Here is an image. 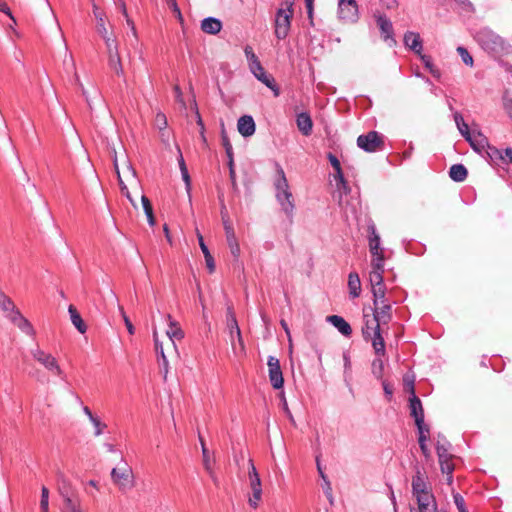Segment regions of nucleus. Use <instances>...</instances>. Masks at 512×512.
<instances>
[{
  "instance_id": "59",
  "label": "nucleus",
  "mask_w": 512,
  "mask_h": 512,
  "mask_svg": "<svg viewBox=\"0 0 512 512\" xmlns=\"http://www.w3.org/2000/svg\"><path fill=\"white\" fill-rule=\"evenodd\" d=\"M381 6L388 10H393L397 7V0H380Z\"/></svg>"
},
{
  "instance_id": "28",
  "label": "nucleus",
  "mask_w": 512,
  "mask_h": 512,
  "mask_svg": "<svg viewBox=\"0 0 512 512\" xmlns=\"http://www.w3.org/2000/svg\"><path fill=\"white\" fill-rule=\"evenodd\" d=\"M222 28V23L216 18H206L201 23V29L203 32L208 34H217Z\"/></svg>"
},
{
  "instance_id": "23",
  "label": "nucleus",
  "mask_w": 512,
  "mask_h": 512,
  "mask_svg": "<svg viewBox=\"0 0 512 512\" xmlns=\"http://www.w3.org/2000/svg\"><path fill=\"white\" fill-rule=\"evenodd\" d=\"M296 124L297 128L304 136H309L312 133L313 122L308 113H299L296 117Z\"/></svg>"
},
{
  "instance_id": "39",
  "label": "nucleus",
  "mask_w": 512,
  "mask_h": 512,
  "mask_svg": "<svg viewBox=\"0 0 512 512\" xmlns=\"http://www.w3.org/2000/svg\"><path fill=\"white\" fill-rule=\"evenodd\" d=\"M454 120L457 125V128L459 132L462 134V136L465 137V139L470 138V133L468 125L464 122V119L460 113L454 114Z\"/></svg>"
},
{
  "instance_id": "9",
  "label": "nucleus",
  "mask_w": 512,
  "mask_h": 512,
  "mask_svg": "<svg viewBox=\"0 0 512 512\" xmlns=\"http://www.w3.org/2000/svg\"><path fill=\"white\" fill-rule=\"evenodd\" d=\"M437 503L431 487L418 476V511H435Z\"/></svg>"
},
{
  "instance_id": "34",
  "label": "nucleus",
  "mask_w": 512,
  "mask_h": 512,
  "mask_svg": "<svg viewBox=\"0 0 512 512\" xmlns=\"http://www.w3.org/2000/svg\"><path fill=\"white\" fill-rule=\"evenodd\" d=\"M420 59L425 67V69L437 80L441 78L440 69L434 64L431 57L427 55H420Z\"/></svg>"
},
{
  "instance_id": "33",
  "label": "nucleus",
  "mask_w": 512,
  "mask_h": 512,
  "mask_svg": "<svg viewBox=\"0 0 512 512\" xmlns=\"http://www.w3.org/2000/svg\"><path fill=\"white\" fill-rule=\"evenodd\" d=\"M227 242L232 255L237 258L240 255V247L236 240L235 233L232 226H226Z\"/></svg>"
},
{
  "instance_id": "25",
  "label": "nucleus",
  "mask_w": 512,
  "mask_h": 512,
  "mask_svg": "<svg viewBox=\"0 0 512 512\" xmlns=\"http://www.w3.org/2000/svg\"><path fill=\"white\" fill-rule=\"evenodd\" d=\"M167 320L169 322V328L166 331V336L168 339L180 341L184 338V332L179 326V324L172 319V317L168 314Z\"/></svg>"
},
{
  "instance_id": "8",
  "label": "nucleus",
  "mask_w": 512,
  "mask_h": 512,
  "mask_svg": "<svg viewBox=\"0 0 512 512\" xmlns=\"http://www.w3.org/2000/svg\"><path fill=\"white\" fill-rule=\"evenodd\" d=\"M369 257H388L389 252L384 247L382 234L374 227L369 226L366 232Z\"/></svg>"
},
{
  "instance_id": "27",
  "label": "nucleus",
  "mask_w": 512,
  "mask_h": 512,
  "mask_svg": "<svg viewBox=\"0 0 512 512\" xmlns=\"http://www.w3.org/2000/svg\"><path fill=\"white\" fill-rule=\"evenodd\" d=\"M348 289L352 298H357L361 294V281L358 273L350 272L348 275Z\"/></svg>"
},
{
  "instance_id": "47",
  "label": "nucleus",
  "mask_w": 512,
  "mask_h": 512,
  "mask_svg": "<svg viewBox=\"0 0 512 512\" xmlns=\"http://www.w3.org/2000/svg\"><path fill=\"white\" fill-rule=\"evenodd\" d=\"M155 126L160 130H165L167 127V118L164 113L159 112L155 116Z\"/></svg>"
},
{
  "instance_id": "2",
  "label": "nucleus",
  "mask_w": 512,
  "mask_h": 512,
  "mask_svg": "<svg viewBox=\"0 0 512 512\" xmlns=\"http://www.w3.org/2000/svg\"><path fill=\"white\" fill-rule=\"evenodd\" d=\"M113 164L122 194L127 197L133 206H136L132 195H141L142 191L136 170L127 157H124L119 162L118 158L115 156Z\"/></svg>"
},
{
  "instance_id": "29",
  "label": "nucleus",
  "mask_w": 512,
  "mask_h": 512,
  "mask_svg": "<svg viewBox=\"0 0 512 512\" xmlns=\"http://www.w3.org/2000/svg\"><path fill=\"white\" fill-rule=\"evenodd\" d=\"M109 66L117 75H123V67L118 51V45H114L113 52H108Z\"/></svg>"
},
{
  "instance_id": "24",
  "label": "nucleus",
  "mask_w": 512,
  "mask_h": 512,
  "mask_svg": "<svg viewBox=\"0 0 512 512\" xmlns=\"http://www.w3.org/2000/svg\"><path fill=\"white\" fill-rule=\"evenodd\" d=\"M329 323H331L338 331L344 336H350L352 329L350 324L341 316L331 315L327 317Z\"/></svg>"
},
{
  "instance_id": "40",
  "label": "nucleus",
  "mask_w": 512,
  "mask_h": 512,
  "mask_svg": "<svg viewBox=\"0 0 512 512\" xmlns=\"http://www.w3.org/2000/svg\"><path fill=\"white\" fill-rule=\"evenodd\" d=\"M64 512H85L79 502L72 500L70 497H64Z\"/></svg>"
},
{
  "instance_id": "60",
  "label": "nucleus",
  "mask_w": 512,
  "mask_h": 512,
  "mask_svg": "<svg viewBox=\"0 0 512 512\" xmlns=\"http://www.w3.org/2000/svg\"><path fill=\"white\" fill-rule=\"evenodd\" d=\"M196 115H197V124L200 127V135H201L202 141L205 143L206 142V137H205V134H204V123H203L202 118H201V116H200L198 111H196Z\"/></svg>"
},
{
  "instance_id": "12",
  "label": "nucleus",
  "mask_w": 512,
  "mask_h": 512,
  "mask_svg": "<svg viewBox=\"0 0 512 512\" xmlns=\"http://www.w3.org/2000/svg\"><path fill=\"white\" fill-rule=\"evenodd\" d=\"M357 145L367 152H375L382 148L383 139L376 131H370L358 137Z\"/></svg>"
},
{
  "instance_id": "30",
  "label": "nucleus",
  "mask_w": 512,
  "mask_h": 512,
  "mask_svg": "<svg viewBox=\"0 0 512 512\" xmlns=\"http://www.w3.org/2000/svg\"><path fill=\"white\" fill-rule=\"evenodd\" d=\"M370 285L373 294V304H380L381 301L386 300V288L383 284V281H378L377 283L374 281H370Z\"/></svg>"
},
{
  "instance_id": "38",
  "label": "nucleus",
  "mask_w": 512,
  "mask_h": 512,
  "mask_svg": "<svg viewBox=\"0 0 512 512\" xmlns=\"http://www.w3.org/2000/svg\"><path fill=\"white\" fill-rule=\"evenodd\" d=\"M466 140L469 141L471 146L476 151H479V152L482 149H484L486 146H488L486 138L482 134H480V133H478V134L472 133L470 135V138H467Z\"/></svg>"
},
{
  "instance_id": "1",
  "label": "nucleus",
  "mask_w": 512,
  "mask_h": 512,
  "mask_svg": "<svg viewBox=\"0 0 512 512\" xmlns=\"http://www.w3.org/2000/svg\"><path fill=\"white\" fill-rule=\"evenodd\" d=\"M391 317V305L387 300L381 301L380 304H374V312L372 314H364L363 337L371 342L374 351L378 355H383L385 352L382 334L384 327L390 322Z\"/></svg>"
},
{
  "instance_id": "10",
  "label": "nucleus",
  "mask_w": 512,
  "mask_h": 512,
  "mask_svg": "<svg viewBox=\"0 0 512 512\" xmlns=\"http://www.w3.org/2000/svg\"><path fill=\"white\" fill-rule=\"evenodd\" d=\"M111 478L113 483L121 490H128L133 487V473L127 463L113 468Z\"/></svg>"
},
{
  "instance_id": "42",
  "label": "nucleus",
  "mask_w": 512,
  "mask_h": 512,
  "mask_svg": "<svg viewBox=\"0 0 512 512\" xmlns=\"http://www.w3.org/2000/svg\"><path fill=\"white\" fill-rule=\"evenodd\" d=\"M375 354L378 356L372 363V372L377 378H381L384 371V362L382 360V355H378L376 352ZM385 353L383 354V356Z\"/></svg>"
},
{
  "instance_id": "35",
  "label": "nucleus",
  "mask_w": 512,
  "mask_h": 512,
  "mask_svg": "<svg viewBox=\"0 0 512 512\" xmlns=\"http://www.w3.org/2000/svg\"><path fill=\"white\" fill-rule=\"evenodd\" d=\"M467 169L462 164H455L451 166L449 176L456 182H462L467 177Z\"/></svg>"
},
{
  "instance_id": "56",
  "label": "nucleus",
  "mask_w": 512,
  "mask_h": 512,
  "mask_svg": "<svg viewBox=\"0 0 512 512\" xmlns=\"http://www.w3.org/2000/svg\"><path fill=\"white\" fill-rule=\"evenodd\" d=\"M173 90H174V93H175V99H176V101H177L178 103H180V104H181V106H182L183 108H185V107H186V103H185V101H184L183 93H182V91H181L180 87H179L178 85H175V86H174V88H173Z\"/></svg>"
},
{
  "instance_id": "49",
  "label": "nucleus",
  "mask_w": 512,
  "mask_h": 512,
  "mask_svg": "<svg viewBox=\"0 0 512 512\" xmlns=\"http://www.w3.org/2000/svg\"><path fill=\"white\" fill-rule=\"evenodd\" d=\"M100 35L106 44L108 52H113L114 45H117L116 40L111 35H109L108 30H106L105 34H100Z\"/></svg>"
},
{
  "instance_id": "18",
  "label": "nucleus",
  "mask_w": 512,
  "mask_h": 512,
  "mask_svg": "<svg viewBox=\"0 0 512 512\" xmlns=\"http://www.w3.org/2000/svg\"><path fill=\"white\" fill-rule=\"evenodd\" d=\"M250 71L260 82L270 88L274 92L275 96L279 95V89L275 84L274 78L266 73L261 63L252 67Z\"/></svg>"
},
{
  "instance_id": "63",
  "label": "nucleus",
  "mask_w": 512,
  "mask_h": 512,
  "mask_svg": "<svg viewBox=\"0 0 512 512\" xmlns=\"http://www.w3.org/2000/svg\"><path fill=\"white\" fill-rule=\"evenodd\" d=\"M502 151L504 157L506 158V162H504V164L512 163V149L506 148L505 150Z\"/></svg>"
},
{
  "instance_id": "53",
  "label": "nucleus",
  "mask_w": 512,
  "mask_h": 512,
  "mask_svg": "<svg viewBox=\"0 0 512 512\" xmlns=\"http://www.w3.org/2000/svg\"><path fill=\"white\" fill-rule=\"evenodd\" d=\"M454 503L459 512H468L465 508L464 498L460 494L454 495Z\"/></svg>"
},
{
  "instance_id": "4",
  "label": "nucleus",
  "mask_w": 512,
  "mask_h": 512,
  "mask_svg": "<svg viewBox=\"0 0 512 512\" xmlns=\"http://www.w3.org/2000/svg\"><path fill=\"white\" fill-rule=\"evenodd\" d=\"M153 339L155 343L156 352L160 355L164 374L168 373L169 362L168 357L179 358V352L176 346V341L166 338L165 341L160 340L156 329L153 330Z\"/></svg>"
},
{
  "instance_id": "52",
  "label": "nucleus",
  "mask_w": 512,
  "mask_h": 512,
  "mask_svg": "<svg viewBox=\"0 0 512 512\" xmlns=\"http://www.w3.org/2000/svg\"><path fill=\"white\" fill-rule=\"evenodd\" d=\"M404 41H405L406 46L409 47L411 50L416 49V34H414L412 32L406 34Z\"/></svg>"
},
{
  "instance_id": "31",
  "label": "nucleus",
  "mask_w": 512,
  "mask_h": 512,
  "mask_svg": "<svg viewBox=\"0 0 512 512\" xmlns=\"http://www.w3.org/2000/svg\"><path fill=\"white\" fill-rule=\"evenodd\" d=\"M68 312H69L72 324L75 326V328L81 334H84L87 330V326L85 325V323H84L81 315L77 311V309L73 305H70L68 308Z\"/></svg>"
},
{
  "instance_id": "43",
  "label": "nucleus",
  "mask_w": 512,
  "mask_h": 512,
  "mask_svg": "<svg viewBox=\"0 0 512 512\" xmlns=\"http://www.w3.org/2000/svg\"><path fill=\"white\" fill-rule=\"evenodd\" d=\"M40 509L41 512H49V490L46 486L41 488Z\"/></svg>"
},
{
  "instance_id": "51",
  "label": "nucleus",
  "mask_w": 512,
  "mask_h": 512,
  "mask_svg": "<svg viewBox=\"0 0 512 512\" xmlns=\"http://www.w3.org/2000/svg\"><path fill=\"white\" fill-rule=\"evenodd\" d=\"M205 264L210 273H214L216 269L215 261L210 252L204 253Z\"/></svg>"
},
{
  "instance_id": "46",
  "label": "nucleus",
  "mask_w": 512,
  "mask_h": 512,
  "mask_svg": "<svg viewBox=\"0 0 512 512\" xmlns=\"http://www.w3.org/2000/svg\"><path fill=\"white\" fill-rule=\"evenodd\" d=\"M94 427V435L96 437L102 435L104 429L107 427L105 423H103L99 417H95L90 421Z\"/></svg>"
},
{
  "instance_id": "3",
  "label": "nucleus",
  "mask_w": 512,
  "mask_h": 512,
  "mask_svg": "<svg viewBox=\"0 0 512 512\" xmlns=\"http://www.w3.org/2000/svg\"><path fill=\"white\" fill-rule=\"evenodd\" d=\"M247 482L250 489L248 504L253 509H256L262 501L263 490L259 473L251 459L248 461Z\"/></svg>"
},
{
  "instance_id": "55",
  "label": "nucleus",
  "mask_w": 512,
  "mask_h": 512,
  "mask_svg": "<svg viewBox=\"0 0 512 512\" xmlns=\"http://www.w3.org/2000/svg\"><path fill=\"white\" fill-rule=\"evenodd\" d=\"M120 312H121V315L123 317V320H124V323H125V326L129 332V334H134V326L132 325L130 319L128 318V316L126 315V313L124 312L123 308L120 307Z\"/></svg>"
},
{
  "instance_id": "32",
  "label": "nucleus",
  "mask_w": 512,
  "mask_h": 512,
  "mask_svg": "<svg viewBox=\"0 0 512 512\" xmlns=\"http://www.w3.org/2000/svg\"><path fill=\"white\" fill-rule=\"evenodd\" d=\"M93 15L97 21L96 29L99 34L106 33V15L100 8L94 3L93 4Z\"/></svg>"
},
{
  "instance_id": "45",
  "label": "nucleus",
  "mask_w": 512,
  "mask_h": 512,
  "mask_svg": "<svg viewBox=\"0 0 512 512\" xmlns=\"http://www.w3.org/2000/svg\"><path fill=\"white\" fill-rule=\"evenodd\" d=\"M327 157H328V160H329L331 166L334 169V173L332 174V177L340 176V174H342L343 171H342V167H341V164H340V161L338 160V158L332 153H329Z\"/></svg>"
},
{
  "instance_id": "21",
  "label": "nucleus",
  "mask_w": 512,
  "mask_h": 512,
  "mask_svg": "<svg viewBox=\"0 0 512 512\" xmlns=\"http://www.w3.org/2000/svg\"><path fill=\"white\" fill-rule=\"evenodd\" d=\"M237 128L242 136L249 137L255 133V122L251 116L244 115L239 118Z\"/></svg>"
},
{
  "instance_id": "14",
  "label": "nucleus",
  "mask_w": 512,
  "mask_h": 512,
  "mask_svg": "<svg viewBox=\"0 0 512 512\" xmlns=\"http://www.w3.org/2000/svg\"><path fill=\"white\" fill-rule=\"evenodd\" d=\"M415 380L416 376L413 370H409L403 377V389L409 393L410 414L416 418Z\"/></svg>"
},
{
  "instance_id": "15",
  "label": "nucleus",
  "mask_w": 512,
  "mask_h": 512,
  "mask_svg": "<svg viewBox=\"0 0 512 512\" xmlns=\"http://www.w3.org/2000/svg\"><path fill=\"white\" fill-rule=\"evenodd\" d=\"M267 365L271 385L275 389L282 388L284 384V379L280 368L279 360L274 356H269Z\"/></svg>"
},
{
  "instance_id": "62",
  "label": "nucleus",
  "mask_w": 512,
  "mask_h": 512,
  "mask_svg": "<svg viewBox=\"0 0 512 512\" xmlns=\"http://www.w3.org/2000/svg\"><path fill=\"white\" fill-rule=\"evenodd\" d=\"M197 237H198V241H199V246H200L201 251L203 252V254L207 253V252H210L208 247L206 246V244L204 242L202 234L199 231H197Z\"/></svg>"
},
{
  "instance_id": "6",
  "label": "nucleus",
  "mask_w": 512,
  "mask_h": 512,
  "mask_svg": "<svg viewBox=\"0 0 512 512\" xmlns=\"http://www.w3.org/2000/svg\"><path fill=\"white\" fill-rule=\"evenodd\" d=\"M292 16V4L289 2H285L278 9L275 19V36L278 39L282 40L288 36Z\"/></svg>"
},
{
  "instance_id": "58",
  "label": "nucleus",
  "mask_w": 512,
  "mask_h": 512,
  "mask_svg": "<svg viewBox=\"0 0 512 512\" xmlns=\"http://www.w3.org/2000/svg\"><path fill=\"white\" fill-rule=\"evenodd\" d=\"M0 11L5 13L6 15H8L10 17V19L13 21V23L16 24V20H15L14 16L12 15L10 8L6 4V2H4L3 0H0Z\"/></svg>"
},
{
  "instance_id": "20",
  "label": "nucleus",
  "mask_w": 512,
  "mask_h": 512,
  "mask_svg": "<svg viewBox=\"0 0 512 512\" xmlns=\"http://www.w3.org/2000/svg\"><path fill=\"white\" fill-rule=\"evenodd\" d=\"M377 25L381 31L382 38L391 46L395 41L392 37V23L383 15L377 16Z\"/></svg>"
},
{
  "instance_id": "44",
  "label": "nucleus",
  "mask_w": 512,
  "mask_h": 512,
  "mask_svg": "<svg viewBox=\"0 0 512 512\" xmlns=\"http://www.w3.org/2000/svg\"><path fill=\"white\" fill-rule=\"evenodd\" d=\"M201 448H202V455H203V464L207 471L212 470V460L210 458V454L208 449L205 446V443L202 438H200Z\"/></svg>"
},
{
  "instance_id": "19",
  "label": "nucleus",
  "mask_w": 512,
  "mask_h": 512,
  "mask_svg": "<svg viewBox=\"0 0 512 512\" xmlns=\"http://www.w3.org/2000/svg\"><path fill=\"white\" fill-rule=\"evenodd\" d=\"M8 316L23 333L31 337L35 335L32 324L19 311H13V314Z\"/></svg>"
},
{
  "instance_id": "17",
  "label": "nucleus",
  "mask_w": 512,
  "mask_h": 512,
  "mask_svg": "<svg viewBox=\"0 0 512 512\" xmlns=\"http://www.w3.org/2000/svg\"><path fill=\"white\" fill-rule=\"evenodd\" d=\"M388 257H370L369 260V281H383L386 260Z\"/></svg>"
},
{
  "instance_id": "41",
  "label": "nucleus",
  "mask_w": 512,
  "mask_h": 512,
  "mask_svg": "<svg viewBox=\"0 0 512 512\" xmlns=\"http://www.w3.org/2000/svg\"><path fill=\"white\" fill-rule=\"evenodd\" d=\"M0 308L3 311L8 312L9 315H12L13 311H18L15 308L14 303L6 295H4L1 292H0Z\"/></svg>"
},
{
  "instance_id": "37",
  "label": "nucleus",
  "mask_w": 512,
  "mask_h": 512,
  "mask_svg": "<svg viewBox=\"0 0 512 512\" xmlns=\"http://www.w3.org/2000/svg\"><path fill=\"white\" fill-rule=\"evenodd\" d=\"M486 153L489 159L494 164L500 165L506 162V158L503 155V151L497 149L496 147L487 146Z\"/></svg>"
},
{
  "instance_id": "50",
  "label": "nucleus",
  "mask_w": 512,
  "mask_h": 512,
  "mask_svg": "<svg viewBox=\"0 0 512 512\" xmlns=\"http://www.w3.org/2000/svg\"><path fill=\"white\" fill-rule=\"evenodd\" d=\"M223 145H224L226 153H227V155H228V157L230 159V174L233 177L234 170L232 169V163H233V159H232V145L230 144V142H229V140L227 139L226 136H223Z\"/></svg>"
},
{
  "instance_id": "61",
  "label": "nucleus",
  "mask_w": 512,
  "mask_h": 512,
  "mask_svg": "<svg viewBox=\"0 0 512 512\" xmlns=\"http://www.w3.org/2000/svg\"><path fill=\"white\" fill-rule=\"evenodd\" d=\"M280 324H281L283 330L285 331V333L287 335L288 342H289V347H290V350H291L292 349V338H291V333H290L289 327H288L287 323L284 320H281Z\"/></svg>"
},
{
  "instance_id": "48",
  "label": "nucleus",
  "mask_w": 512,
  "mask_h": 512,
  "mask_svg": "<svg viewBox=\"0 0 512 512\" xmlns=\"http://www.w3.org/2000/svg\"><path fill=\"white\" fill-rule=\"evenodd\" d=\"M457 52L459 53V55L462 58V61L466 65H468V66H472L473 65V58H472V56L469 54V52L464 47H458L457 48Z\"/></svg>"
},
{
  "instance_id": "7",
  "label": "nucleus",
  "mask_w": 512,
  "mask_h": 512,
  "mask_svg": "<svg viewBox=\"0 0 512 512\" xmlns=\"http://www.w3.org/2000/svg\"><path fill=\"white\" fill-rule=\"evenodd\" d=\"M278 178L275 183L276 197L280 202L282 209L287 213L293 210L292 194L289 192V186L285 177L283 169L279 168L277 171Z\"/></svg>"
},
{
  "instance_id": "64",
  "label": "nucleus",
  "mask_w": 512,
  "mask_h": 512,
  "mask_svg": "<svg viewBox=\"0 0 512 512\" xmlns=\"http://www.w3.org/2000/svg\"><path fill=\"white\" fill-rule=\"evenodd\" d=\"M247 61H248V64H249V69H251L252 67L257 65L258 63H260V61H259L258 57L256 56V54H254L251 57H248Z\"/></svg>"
},
{
  "instance_id": "57",
  "label": "nucleus",
  "mask_w": 512,
  "mask_h": 512,
  "mask_svg": "<svg viewBox=\"0 0 512 512\" xmlns=\"http://www.w3.org/2000/svg\"><path fill=\"white\" fill-rule=\"evenodd\" d=\"M503 106H504L506 113L512 119V99L505 95L503 98Z\"/></svg>"
},
{
  "instance_id": "36",
  "label": "nucleus",
  "mask_w": 512,
  "mask_h": 512,
  "mask_svg": "<svg viewBox=\"0 0 512 512\" xmlns=\"http://www.w3.org/2000/svg\"><path fill=\"white\" fill-rule=\"evenodd\" d=\"M135 196L140 197V199H141L142 207H143L144 213L147 217L148 223L155 224L153 208H152L150 200L143 194L142 191H141V195H135Z\"/></svg>"
},
{
  "instance_id": "16",
  "label": "nucleus",
  "mask_w": 512,
  "mask_h": 512,
  "mask_svg": "<svg viewBox=\"0 0 512 512\" xmlns=\"http://www.w3.org/2000/svg\"><path fill=\"white\" fill-rule=\"evenodd\" d=\"M227 328L229 330L232 343L234 342V339H236L241 352H244L245 346L242 339L241 330L239 328L236 316L230 307L227 309Z\"/></svg>"
},
{
  "instance_id": "22",
  "label": "nucleus",
  "mask_w": 512,
  "mask_h": 512,
  "mask_svg": "<svg viewBox=\"0 0 512 512\" xmlns=\"http://www.w3.org/2000/svg\"><path fill=\"white\" fill-rule=\"evenodd\" d=\"M334 184V196L338 198V201L342 203L343 196H346L350 192V187L344 178L343 173L340 176H333Z\"/></svg>"
},
{
  "instance_id": "54",
  "label": "nucleus",
  "mask_w": 512,
  "mask_h": 512,
  "mask_svg": "<svg viewBox=\"0 0 512 512\" xmlns=\"http://www.w3.org/2000/svg\"><path fill=\"white\" fill-rule=\"evenodd\" d=\"M123 14H124V16L126 17L127 24H128V26L130 27V30H131L132 36H133L135 39H137L138 35H137V30H136L135 24H134V22H133V21L128 17V15H127V10H126L125 5H123Z\"/></svg>"
},
{
  "instance_id": "26",
  "label": "nucleus",
  "mask_w": 512,
  "mask_h": 512,
  "mask_svg": "<svg viewBox=\"0 0 512 512\" xmlns=\"http://www.w3.org/2000/svg\"><path fill=\"white\" fill-rule=\"evenodd\" d=\"M430 430L428 425L424 423V414L421 401L418 398V441H426L429 437Z\"/></svg>"
},
{
  "instance_id": "11",
  "label": "nucleus",
  "mask_w": 512,
  "mask_h": 512,
  "mask_svg": "<svg viewBox=\"0 0 512 512\" xmlns=\"http://www.w3.org/2000/svg\"><path fill=\"white\" fill-rule=\"evenodd\" d=\"M440 468L443 474L447 475V483L453 482V471L455 465L453 463L454 456L449 453L448 448L444 444L437 443L436 446Z\"/></svg>"
},
{
  "instance_id": "13",
  "label": "nucleus",
  "mask_w": 512,
  "mask_h": 512,
  "mask_svg": "<svg viewBox=\"0 0 512 512\" xmlns=\"http://www.w3.org/2000/svg\"><path fill=\"white\" fill-rule=\"evenodd\" d=\"M338 14L345 22L354 23L358 20V5L355 0H339Z\"/></svg>"
},
{
  "instance_id": "5",
  "label": "nucleus",
  "mask_w": 512,
  "mask_h": 512,
  "mask_svg": "<svg viewBox=\"0 0 512 512\" xmlns=\"http://www.w3.org/2000/svg\"><path fill=\"white\" fill-rule=\"evenodd\" d=\"M30 353L33 359L39 363L46 371L55 376L62 377L63 370L56 357L53 356L50 352H47L37 346L31 349Z\"/></svg>"
}]
</instances>
